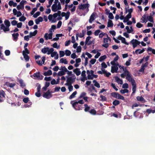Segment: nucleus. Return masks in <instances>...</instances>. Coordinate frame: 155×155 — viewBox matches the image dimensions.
Here are the masks:
<instances>
[{
  "instance_id": "9",
  "label": "nucleus",
  "mask_w": 155,
  "mask_h": 155,
  "mask_svg": "<svg viewBox=\"0 0 155 155\" xmlns=\"http://www.w3.org/2000/svg\"><path fill=\"white\" fill-rule=\"evenodd\" d=\"M148 64V62H146L145 64H143L141 67V68L139 70L140 72H143L145 68L147 67Z\"/></svg>"
},
{
  "instance_id": "16",
  "label": "nucleus",
  "mask_w": 155,
  "mask_h": 155,
  "mask_svg": "<svg viewBox=\"0 0 155 155\" xmlns=\"http://www.w3.org/2000/svg\"><path fill=\"white\" fill-rule=\"evenodd\" d=\"M33 76L35 78H40V76L41 77V79H42L43 76L42 75H40V72H38L37 73H34L33 75Z\"/></svg>"
},
{
  "instance_id": "56",
  "label": "nucleus",
  "mask_w": 155,
  "mask_h": 155,
  "mask_svg": "<svg viewBox=\"0 0 155 155\" xmlns=\"http://www.w3.org/2000/svg\"><path fill=\"white\" fill-rule=\"evenodd\" d=\"M40 14V13L39 12H37L35 14H34L33 17L34 18H36L38 16H39Z\"/></svg>"
},
{
  "instance_id": "20",
  "label": "nucleus",
  "mask_w": 155,
  "mask_h": 155,
  "mask_svg": "<svg viewBox=\"0 0 155 155\" xmlns=\"http://www.w3.org/2000/svg\"><path fill=\"white\" fill-rule=\"evenodd\" d=\"M73 72L76 74L77 76H78L81 74V71H80V69L76 68L73 70Z\"/></svg>"
},
{
  "instance_id": "44",
  "label": "nucleus",
  "mask_w": 155,
  "mask_h": 155,
  "mask_svg": "<svg viewBox=\"0 0 155 155\" xmlns=\"http://www.w3.org/2000/svg\"><path fill=\"white\" fill-rule=\"evenodd\" d=\"M118 94V93H117L114 92L111 93V95L112 97L117 98Z\"/></svg>"
},
{
  "instance_id": "18",
  "label": "nucleus",
  "mask_w": 155,
  "mask_h": 155,
  "mask_svg": "<svg viewBox=\"0 0 155 155\" xmlns=\"http://www.w3.org/2000/svg\"><path fill=\"white\" fill-rule=\"evenodd\" d=\"M115 79L116 81L119 84H123V81L122 80L120 79L117 76L115 77Z\"/></svg>"
},
{
  "instance_id": "17",
  "label": "nucleus",
  "mask_w": 155,
  "mask_h": 155,
  "mask_svg": "<svg viewBox=\"0 0 155 155\" xmlns=\"http://www.w3.org/2000/svg\"><path fill=\"white\" fill-rule=\"evenodd\" d=\"M115 79L116 81L119 84H123V81L122 80L120 79L117 76L115 77Z\"/></svg>"
},
{
  "instance_id": "41",
  "label": "nucleus",
  "mask_w": 155,
  "mask_h": 155,
  "mask_svg": "<svg viewBox=\"0 0 155 155\" xmlns=\"http://www.w3.org/2000/svg\"><path fill=\"white\" fill-rule=\"evenodd\" d=\"M120 103V101L117 100H115L113 102V104L114 106H117Z\"/></svg>"
},
{
  "instance_id": "55",
  "label": "nucleus",
  "mask_w": 155,
  "mask_h": 155,
  "mask_svg": "<svg viewBox=\"0 0 155 155\" xmlns=\"http://www.w3.org/2000/svg\"><path fill=\"white\" fill-rule=\"evenodd\" d=\"M131 61V58H130L128 59V61H126V62L125 63L126 65L127 66H128L130 65V62Z\"/></svg>"
},
{
  "instance_id": "29",
  "label": "nucleus",
  "mask_w": 155,
  "mask_h": 155,
  "mask_svg": "<svg viewBox=\"0 0 155 155\" xmlns=\"http://www.w3.org/2000/svg\"><path fill=\"white\" fill-rule=\"evenodd\" d=\"M136 98L138 101L144 102L145 101L144 99L142 96H137L136 97Z\"/></svg>"
},
{
  "instance_id": "1",
  "label": "nucleus",
  "mask_w": 155,
  "mask_h": 155,
  "mask_svg": "<svg viewBox=\"0 0 155 155\" xmlns=\"http://www.w3.org/2000/svg\"><path fill=\"white\" fill-rule=\"evenodd\" d=\"M4 23L5 25L3 24H2L0 25V27L1 30H3L5 32H6L9 31V28L11 24L9 21L7 19L5 20Z\"/></svg>"
},
{
  "instance_id": "21",
  "label": "nucleus",
  "mask_w": 155,
  "mask_h": 155,
  "mask_svg": "<svg viewBox=\"0 0 155 155\" xmlns=\"http://www.w3.org/2000/svg\"><path fill=\"white\" fill-rule=\"evenodd\" d=\"M57 5L54 4L51 7V9L52 11L55 12L57 11Z\"/></svg>"
},
{
  "instance_id": "28",
  "label": "nucleus",
  "mask_w": 155,
  "mask_h": 155,
  "mask_svg": "<svg viewBox=\"0 0 155 155\" xmlns=\"http://www.w3.org/2000/svg\"><path fill=\"white\" fill-rule=\"evenodd\" d=\"M113 23L112 21L110 20H109L107 23V27H112L113 26Z\"/></svg>"
},
{
  "instance_id": "52",
  "label": "nucleus",
  "mask_w": 155,
  "mask_h": 155,
  "mask_svg": "<svg viewBox=\"0 0 155 155\" xmlns=\"http://www.w3.org/2000/svg\"><path fill=\"white\" fill-rule=\"evenodd\" d=\"M120 92L122 94H124L125 93H128L129 92V90L127 89H124L121 90Z\"/></svg>"
},
{
  "instance_id": "7",
  "label": "nucleus",
  "mask_w": 155,
  "mask_h": 155,
  "mask_svg": "<svg viewBox=\"0 0 155 155\" xmlns=\"http://www.w3.org/2000/svg\"><path fill=\"white\" fill-rule=\"evenodd\" d=\"M97 14L96 12L93 13L90 16L89 22L90 23H91L92 21L95 20L96 18V15Z\"/></svg>"
},
{
  "instance_id": "30",
  "label": "nucleus",
  "mask_w": 155,
  "mask_h": 155,
  "mask_svg": "<svg viewBox=\"0 0 155 155\" xmlns=\"http://www.w3.org/2000/svg\"><path fill=\"white\" fill-rule=\"evenodd\" d=\"M84 106L85 107V108L84 109V111L86 112H89L90 111L89 110L90 109V107L88 106L87 104H84Z\"/></svg>"
},
{
  "instance_id": "14",
  "label": "nucleus",
  "mask_w": 155,
  "mask_h": 155,
  "mask_svg": "<svg viewBox=\"0 0 155 155\" xmlns=\"http://www.w3.org/2000/svg\"><path fill=\"white\" fill-rule=\"evenodd\" d=\"M130 72L128 70L124 71L123 73L120 74L121 77L122 78H124L125 76H127V75Z\"/></svg>"
},
{
  "instance_id": "37",
  "label": "nucleus",
  "mask_w": 155,
  "mask_h": 155,
  "mask_svg": "<svg viewBox=\"0 0 155 155\" xmlns=\"http://www.w3.org/2000/svg\"><path fill=\"white\" fill-rule=\"evenodd\" d=\"M5 93L3 91H0V98H5Z\"/></svg>"
},
{
  "instance_id": "6",
  "label": "nucleus",
  "mask_w": 155,
  "mask_h": 155,
  "mask_svg": "<svg viewBox=\"0 0 155 155\" xmlns=\"http://www.w3.org/2000/svg\"><path fill=\"white\" fill-rule=\"evenodd\" d=\"M126 79L129 81L130 82L131 84L132 82H135V81L134 79L132 78V76L131 75L130 73L128 74L127 75V77H126Z\"/></svg>"
},
{
  "instance_id": "19",
  "label": "nucleus",
  "mask_w": 155,
  "mask_h": 155,
  "mask_svg": "<svg viewBox=\"0 0 155 155\" xmlns=\"http://www.w3.org/2000/svg\"><path fill=\"white\" fill-rule=\"evenodd\" d=\"M115 79L116 81L119 84H123V81L122 80L120 79L117 76L115 77Z\"/></svg>"
},
{
  "instance_id": "42",
  "label": "nucleus",
  "mask_w": 155,
  "mask_h": 155,
  "mask_svg": "<svg viewBox=\"0 0 155 155\" xmlns=\"http://www.w3.org/2000/svg\"><path fill=\"white\" fill-rule=\"evenodd\" d=\"M147 18L149 21L152 23L154 22L152 16H147Z\"/></svg>"
},
{
  "instance_id": "23",
  "label": "nucleus",
  "mask_w": 155,
  "mask_h": 155,
  "mask_svg": "<svg viewBox=\"0 0 155 155\" xmlns=\"http://www.w3.org/2000/svg\"><path fill=\"white\" fill-rule=\"evenodd\" d=\"M131 84L132 86V91H133V92H136V89L137 87L136 84V82H132Z\"/></svg>"
},
{
  "instance_id": "60",
  "label": "nucleus",
  "mask_w": 155,
  "mask_h": 155,
  "mask_svg": "<svg viewBox=\"0 0 155 155\" xmlns=\"http://www.w3.org/2000/svg\"><path fill=\"white\" fill-rule=\"evenodd\" d=\"M102 68H106L107 67V65L104 62L102 63L101 64Z\"/></svg>"
},
{
  "instance_id": "24",
  "label": "nucleus",
  "mask_w": 155,
  "mask_h": 155,
  "mask_svg": "<svg viewBox=\"0 0 155 155\" xmlns=\"http://www.w3.org/2000/svg\"><path fill=\"white\" fill-rule=\"evenodd\" d=\"M18 82L20 84V86L22 88H23L25 86V84L24 82L23 81L22 79H19L18 80Z\"/></svg>"
},
{
  "instance_id": "34",
  "label": "nucleus",
  "mask_w": 155,
  "mask_h": 155,
  "mask_svg": "<svg viewBox=\"0 0 155 155\" xmlns=\"http://www.w3.org/2000/svg\"><path fill=\"white\" fill-rule=\"evenodd\" d=\"M93 83H94V85L95 87L98 88H99L100 87V84L97 81L94 80L93 81Z\"/></svg>"
},
{
  "instance_id": "5",
  "label": "nucleus",
  "mask_w": 155,
  "mask_h": 155,
  "mask_svg": "<svg viewBox=\"0 0 155 155\" xmlns=\"http://www.w3.org/2000/svg\"><path fill=\"white\" fill-rule=\"evenodd\" d=\"M74 102V101H71V104H72L73 107L76 110H81L82 108H83V107H82V106L81 105L79 104H76V106L75 105V106H74L73 105Z\"/></svg>"
},
{
  "instance_id": "57",
  "label": "nucleus",
  "mask_w": 155,
  "mask_h": 155,
  "mask_svg": "<svg viewBox=\"0 0 155 155\" xmlns=\"http://www.w3.org/2000/svg\"><path fill=\"white\" fill-rule=\"evenodd\" d=\"M108 18L110 19H113L114 18V16L111 12H110L108 14Z\"/></svg>"
},
{
  "instance_id": "43",
  "label": "nucleus",
  "mask_w": 155,
  "mask_h": 155,
  "mask_svg": "<svg viewBox=\"0 0 155 155\" xmlns=\"http://www.w3.org/2000/svg\"><path fill=\"white\" fill-rule=\"evenodd\" d=\"M25 50L22 51L23 54H28L30 53L29 51L28 50L27 48H24Z\"/></svg>"
},
{
  "instance_id": "2",
  "label": "nucleus",
  "mask_w": 155,
  "mask_h": 155,
  "mask_svg": "<svg viewBox=\"0 0 155 155\" xmlns=\"http://www.w3.org/2000/svg\"><path fill=\"white\" fill-rule=\"evenodd\" d=\"M67 78V81H68L70 84H72L75 81L76 79V77L74 74H73L71 77H66Z\"/></svg>"
},
{
  "instance_id": "26",
  "label": "nucleus",
  "mask_w": 155,
  "mask_h": 155,
  "mask_svg": "<svg viewBox=\"0 0 155 155\" xmlns=\"http://www.w3.org/2000/svg\"><path fill=\"white\" fill-rule=\"evenodd\" d=\"M49 49V47H44L41 49V51L42 52L45 54L47 52Z\"/></svg>"
},
{
  "instance_id": "31",
  "label": "nucleus",
  "mask_w": 155,
  "mask_h": 155,
  "mask_svg": "<svg viewBox=\"0 0 155 155\" xmlns=\"http://www.w3.org/2000/svg\"><path fill=\"white\" fill-rule=\"evenodd\" d=\"M84 103L83 100H79L78 102L75 101L74 102V106H75V105L76 106V104H83Z\"/></svg>"
},
{
  "instance_id": "38",
  "label": "nucleus",
  "mask_w": 155,
  "mask_h": 155,
  "mask_svg": "<svg viewBox=\"0 0 155 155\" xmlns=\"http://www.w3.org/2000/svg\"><path fill=\"white\" fill-rule=\"evenodd\" d=\"M107 58V56L106 55H104L103 56H101L99 58V60L100 61H102L104 59H106Z\"/></svg>"
},
{
  "instance_id": "36",
  "label": "nucleus",
  "mask_w": 155,
  "mask_h": 155,
  "mask_svg": "<svg viewBox=\"0 0 155 155\" xmlns=\"http://www.w3.org/2000/svg\"><path fill=\"white\" fill-rule=\"evenodd\" d=\"M77 94V91H75L73 92L72 94L69 96V98L70 99H71L72 98H74L75 97V95Z\"/></svg>"
},
{
  "instance_id": "22",
  "label": "nucleus",
  "mask_w": 155,
  "mask_h": 155,
  "mask_svg": "<svg viewBox=\"0 0 155 155\" xmlns=\"http://www.w3.org/2000/svg\"><path fill=\"white\" fill-rule=\"evenodd\" d=\"M43 21V18L41 17H39L38 18L35 20V22L36 24H38L40 22Z\"/></svg>"
},
{
  "instance_id": "40",
  "label": "nucleus",
  "mask_w": 155,
  "mask_h": 155,
  "mask_svg": "<svg viewBox=\"0 0 155 155\" xmlns=\"http://www.w3.org/2000/svg\"><path fill=\"white\" fill-rule=\"evenodd\" d=\"M147 51H151L153 54H155V49H154L151 47H149L147 48Z\"/></svg>"
},
{
  "instance_id": "32",
  "label": "nucleus",
  "mask_w": 155,
  "mask_h": 155,
  "mask_svg": "<svg viewBox=\"0 0 155 155\" xmlns=\"http://www.w3.org/2000/svg\"><path fill=\"white\" fill-rule=\"evenodd\" d=\"M24 58L25 59V60L26 61H29V57L28 55L27 54H22Z\"/></svg>"
},
{
  "instance_id": "11",
  "label": "nucleus",
  "mask_w": 155,
  "mask_h": 155,
  "mask_svg": "<svg viewBox=\"0 0 155 155\" xmlns=\"http://www.w3.org/2000/svg\"><path fill=\"white\" fill-rule=\"evenodd\" d=\"M52 33H50L48 34V33H46L45 34L44 37L45 38V39L47 40L48 39H51L52 38Z\"/></svg>"
},
{
  "instance_id": "51",
  "label": "nucleus",
  "mask_w": 155,
  "mask_h": 155,
  "mask_svg": "<svg viewBox=\"0 0 155 155\" xmlns=\"http://www.w3.org/2000/svg\"><path fill=\"white\" fill-rule=\"evenodd\" d=\"M19 20L21 21H24L26 19V18L24 16H21L19 18Z\"/></svg>"
},
{
  "instance_id": "49",
  "label": "nucleus",
  "mask_w": 155,
  "mask_h": 155,
  "mask_svg": "<svg viewBox=\"0 0 155 155\" xmlns=\"http://www.w3.org/2000/svg\"><path fill=\"white\" fill-rule=\"evenodd\" d=\"M54 51V49L53 48H51L50 49L49 48L47 52V54L49 55L51 54V53L53 52Z\"/></svg>"
},
{
  "instance_id": "62",
  "label": "nucleus",
  "mask_w": 155,
  "mask_h": 155,
  "mask_svg": "<svg viewBox=\"0 0 155 155\" xmlns=\"http://www.w3.org/2000/svg\"><path fill=\"white\" fill-rule=\"evenodd\" d=\"M5 54L6 56H9L10 54V51L9 50H6L5 51Z\"/></svg>"
},
{
  "instance_id": "54",
  "label": "nucleus",
  "mask_w": 155,
  "mask_h": 155,
  "mask_svg": "<svg viewBox=\"0 0 155 155\" xmlns=\"http://www.w3.org/2000/svg\"><path fill=\"white\" fill-rule=\"evenodd\" d=\"M117 98L119 99H121L122 100H124V96L121 95L120 94H118Z\"/></svg>"
},
{
  "instance_id": "10",
  "label": "nucleus",
  "mask_w": 155,
  "mask_h": 155,
  "mask_svg": "<svg viewBox=\"0 0 155 155\" xmlns=\"http://www.w3.org/2000/svg\"><path fill=\"white\" fill-rule=\"evenodd\" d=\"M118 38L119 40L121 41L122 43H124L127 45H129V43L126 41V39L122 37L120 35H119Z\"/></svg>"
},
{
  "instance_id": "64",
  "label": "nucleus",
  "mask_w": 155,
  "mask_h": 155,
  "mask_svg": "<svg viewBox=\"0 0 155 155\" xmlns=\"http://www.w3.org/2000/svg\"><path fill=\"white\" fill-rule=\"evenodd\" d=\"M100 32L101 31L100 30H97L94 31V34L95 36H97Z\"/></svg>"
},
{
  "instance_id": "45",
  "label": "nucleus",
  "mask_w": 155,
  "mask_h": 155,
  "mask_svg": "<svg viewBox=\"0 0 155 155\" xmlns=\"http://www.w3.org/2000/svg\"><path fill=\"white\" fill-rule=\"evenodd\" d=\"M65 72L64 71H59L58 74V75L59 76H61L65 75Z\"/></svg>"
},
{
  "instance_id": "63",
  "label": "nucleus",
  "mask_w": 155,
  "mask_h": 155,
  "mask_svg": "<svg viewBox=\"0 0 155 155\" xmlns=\"http://www.w3.org/2000/svg\"><path fill=\"white\" fill-rule=\"evenodd\" d=\"M37 10V9L36 8H34L32 11L31 12V15H34L35 12Z\"/></svg>"
},
{
  "instance_id": "13",
  "label": "nucleus",
  "mask_w": 155,
  "mask_h": 155,
  "mask_svg": "<svg viewBox=\"0 0 155 155\" xmlns=\"http://www.w3.org/2000/svg\"><path fill=\"white\" fill-rule=\"evenodd\" d=\"M16 84L15 83H10L8 82H6L4 85H6L8 87H9L11 88L13 87Z\"/></svg>"
},
{
  "instance_id": "48",
  "label": "nucleus",
  "mask_w": 155,
  "mask_h": 155,
  "mask_svg": "<svg viewBox=\"0 0 155 155\" xmlns=\"http://www.w3.org/2000/svg\"><path fill=\"white\" fill-rule=\"evenodd\" d=\"M71 51L68 50H66L65 51V54L67 56H69L71 54Z\"/></svg>"
},
{
  "instance_id": "53",
  "label": "nucleus",
  "mask_w": 155,
  "mask_h": 155,
  "mask_svg": "<svg viewBox=\"0 0 155 155\" xmlns=\"http://www.w3.org/2000/svg\"><path fill=\"white\" fill-rule=\"evenodd\" d=\"M64 51H61L59 52V56L60 57H63L65 55Z\"/></svg>"
},
{
  "instance_id": "8",
  "label": "nucleus",
  "mask_w": 155,
  "mask_h": 155,
  "mask_svg": "<svg viewBox=\"0 0 155 155\" xmlns=\"http://www.w3.org/2000/svg\"><path fill=\"white\" fill-rule=\"evenodd\" d=\"M89 4H81L78 6V8L80 9L84 10L86 8H88Z\"/></svg>"
},
{
  "instance_id": "33",
  "label": "nucleus",
  "mask_w": 155,
  "mask_h": 155,
  "mask_svg": "<svg viewBox=\"0 0 155 155\" xmlns=\"http://www.w3.org/2000/svg\"><path fill=\"white\" fill-rule=\"evenodd\" d=\"M60 62L61 63H64L65 64H67L68 63V62L66 59H64V58H61L60 59Z\"/></svg>"
},
{
  "instance_id": "4",
  "label": "nucleus",
  "mask_w": 155,
  "mask_h": 155,
  "mask_svg": "<svg viewBox=\"0 0 155 155\" xmlns=\"http://www.w3.org/2000/svg\"><path fill=\"white\" fill-rule=\"evenodd\" d=\"M27 2L25 0H22L20 3V5H18L17 6V8L18 10L20 9H22L24 8V5Z\"/></svg>"
},
{
  "instance_id": "35",
  "label": "nucleus",
  "mask_w": 155,
  "mask_h": 155,
  "mask_svg": "<svg viewBox=\"0 0 155 155\" xmlns=\"http://www.w3.org/2000/svg\"><path fill=\"white\" fill-rule=\"evenodd\" d=\"M134 39H133L130 41V43L132 44L133 47L134 48L137 46L136 42H135V41H134Z\"/></svg>"
},
{
  "instance_id": "50",
  "label": "nucleus",
  "mask_w": 155,
  "mask_h": 155,
  "mask_svg": "<svg viewBox=\"0 0 155 155\" xmlns=\"http://www.w3.org/2000/svg\"><path fill=\"white\" fill-rule=\"evenodd\" d=\"M70 15V12L69 11L67 12L65 16L66 20H67L69 18Z\"/></svg>"
},
{
  "instance_id": "39",
  "label": "nucleus",
  "mask_w": 155,
  "mask_h": 155,
  "mask_svg": "<svg viewBox=\"0 0 155 155\" xmlns=\"http://www.w3.org/2000/svg\"><path fill=\"white\" fill-rule=\"evenodd\" d=\"M125 13H127V12H128L129 13L131 14L133 11V8H130V9H127L126 7L125 8Z\"/></svg>"
},
{
  "instance_id": "27",
  "label": "nucleus",
  "mask_w": 155,
  "mask_h": 155,
  "mask_svg": "<svg viewBox=\"0 0 155 155\" xmlns=\"http://www.w3.org/2000/svg\"><path fill=\"white\" fill-rule=\"evenodd\" d=\"M52 71L51 70H49L47 72H44L43 74L45 76H50L52 74Z\"/></svg>"
},
{
  "instance_id": "47",
  "label": "nucleus",
  "mask_w": 155,
  "mask_h": 155,
  "mask_svg": "<svg viewBox=\"0 0 155 155\" xmlns=\"http://www.w3.org/2000/svg\"><path fill=\"white\" fill-rule=\"evenodd\" d=\"M141 20L143 21V22H146L147 21L145 15H143L141 18Z\"/></svg>"
},
{
  "instance_id": "46",
  "label": "nucleus",
  "mask_w": 155,
  "mask_h": 155,
  "mask_svg": "<svg viewBox=\"0 0 155 155\" xmlns=\"http://www.w3.org/2000/svg\"><path fill=\"white\" fill-rule=\"evenodd\" d=\"M89 112L93 115H95L97 113L96 110L94 109H91L90 110Z\"/></svg>"
},
{
  "instance_id": "3",
  "label": "nucleus",
  "mask_w": 155,
  "mask_h": 155,
  "mask_svg": "<svg viewBox=\"0 0 155 155\" xmlns=\"http://www.w3.org/2000/svg\"><path fill=\"white\" fill-rule=\"evenodd\" d=\"M52 93V92L50 91V90H48L46 92L44 93L43 96L45 98L49 99L52 97V95L51 94Z\"/></svg>"
},
{
  "instance_id": "15",
  "label": "nucleus",
  "mask_w": 155,
  "mask_h": 155,
  "mask_svg": "<svg viewBox=\"0 0 155 155\" xmlns=\"http://www.w3.org/2000/svg\"><path fill=\"white\" fill-rule=\"evenodd\" d=\"M19 35L18 33L13 34H12V36L13 37V40L15 41H16L18 39Z\"/></svg>"
},
{
  "instance_id": "58",
  "label": "nucleus",
  "mask_w": 155,
  "mask_h": 155,
  "mask_svg": "<svg viewBox=\"0 0 155 155\" xmlns=\"http://www.w3.org/2000/svg\"><path fill=\"white\" fill-rule=\"evenodd\" d=\"M100 97L101 98V100L102 101H107V98L106 97L102 95L100 96Z\"/></svg>"
},
{
  "instance_id": "12",
  "label": "nucleus",
  "mask_w": 155,
  "mask_h": 155,
  "mask_svg": "<svg viewBox=\"0 0 155 155\" xmlns=\"http://www.w3.org/2000/svg\"><path fill=\"white\" fill-rule=\"evenodd\" d=\"M118 67L117 66H112L111 68V72L112 73H118Z\"/></svg>"
},
{
  "instance_id": "25",
  "label": "nucleus",
  "mask_w": 155,
  "mask_h": 155,
  "mask_svg": "<svg viewBox=\"0 0 155 155\" xmlns=\"http://www.w3.org/2000/svg\"><path fill=\"white\" fill-rule=\"evenodd\" d=\"M38 31L37 30H35L34 31L32 32H30L29 33L30 38H31L32 37L36 35L37 34Z\"/></svg>"
},
{
  "instance_id": "61",
  "label": "nucleus",
  "mask_w": 155,
  "mask_h": 155,
  "mask_svg": "<svg viewBox=\"0 0 155 155\" xmlns=\"http://www.w3.org/2000/svg\"><path fill=\"white\" fill-rule=\"evenodd\" d=\"M111 86L112 87L115 89L116 91L118 90V89L116 87L115 84L112 83L111 84Z\"/></svg>"
},
{
  "instance_id": "59",
  "label": "nucleus",
  "mask_w": 155,
  "mask_h": 155,
  "mask_svg": "<svg viewBox=\"0 0 155 155\" xmlns=\"http://www.w3.org/2000/svg\"><path fill=\"white\" fill-rule=\"evenodd\" d=\"M29 101V98L28 97L25 98L23 99V101L25 103H27Z\"/></svg>"
}]
</instances>
